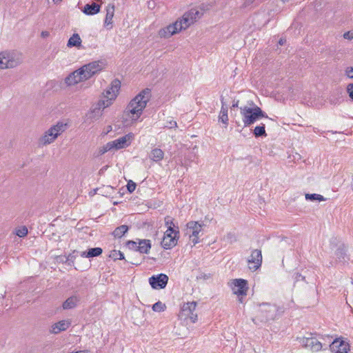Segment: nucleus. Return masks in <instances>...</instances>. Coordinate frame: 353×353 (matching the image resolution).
Segmentation results:
<instances>
[{
  "mask_svg": "<svg viewBox=\"0 0 353 353\" xmlns=\"http://www.w3.org/2000/svg\"><path fill=\"white\" fill-rule=\"evenodd\" d=\"M201 12L199 10L192 9L183 14L181 19L174 23L161 28L159 31V35L161 38H169L173 34L178 33L183 29L188 28L191 24L196 21L197 18L201 17Z\"/></svg>",
  "mask_w": 353,
  "mask_h": 353,
  "instance_id": "obj_1",
  "label": "nucleus"
},
{
  "mask_svg": "<svg viewBox=\"0 0 353 353\" xmlns=\"http://www.w3.org/2000/svg\"><path fill=\"white\" fill-rule=\"evenodd\" d=\"M151 97V90L145 88L131 100L127 106V111L139 117Z\"/></svg>",
  "mask_w": 353,
  "mask_h": 353,
  "instance_id": "obj_2",
  "label": "nucleus"
},
{
  "mask_svg": "<svg viewBox=\"0 0 353 353\" xmlns=\"http://www.w3.org/2000/svg\"><path fill=\"white\" fill-rule=\"evenodd\" d=\"M252 107L247 105L240 107V112L244 127H249L261 118H268L267 114L261 108L252 103Z\"/></svg>",
  "mask_w": 353,
  "mask_h": 353,
  "instance_id": "obj_3",
  "label": "nucleus"
},
{
  "mask_svg": "<svg viewBox=\"0 0 353 353\" xmlns=\"http://www.w3.org/2000/svg\"><path fill=\"white\" fill-rule=\"evenodd\" d=\"M67 123L61 121L58 122L56 125L50 127L39 139V145H46L52 143L61 133L67 130Z\"/></svg>",
  "mask_w": 353,
  "mask_h": 353,
  "instance_id": "obj_4",
  "label": "nucleus"
},
{
  "mask_svg": "<svg viewBox=\"0 0 353 353\" xmlns=\"http://www.w3.org/2000/svg\"><path fill=\"white\" fill-rule=\"evenodd\" d=\"M23 61L21 53L17 52H2L0 53V68H13Z\"/></svg>",
  "mask_w": 353,
  "mask_h": 353,
  "instance_id": "obj_5",
  "label": "nucleus"
},
{
  "mask_svg": "<svg viewBox=\"0 0 353 353\" xmlns=\"http://www.w3.org/2000/svg\"><path fill=\"white\" fill-rule=\"evenodd\" d=\"M120 88L121 81L117 79H114L110 87H108L103 92L104 97L106 98V99L100 100L99 101V108L104 109L105 108L108 107L112 103V101L116 99Z\"/></svg>",
  "mask_w": 353,
  "mask_h": 353,
  "instance_id": "obj_6",
  "label": "nucleus"
},
{
  "mask_svg": "<svg viewBox=\"0 0 353 353\" xmlns=\"http://www.w3.org/2000/svg\"><path fill=\"white\" fill-rule=\"evenodd\" d=\"M196 303L194 301L184 303L179 314L181 320L190 319L192 323L197 321V314L195 313Z\"/></svg>",
  "mask_w": 353,
  "mask_h": 353,
  "instance_id": "obj_7",
  "label": "nucleus"
},
{
  "mask_svg": "<svg viewBox=\"0 0 353 353\" xmlns=\"http://www.w3.org/2000/svg\"><path fill=\"white\" fill-rule=\"evenodd\" d=\"M205 225L203 223H200L198 221H189L186 224L187 227V234L189 235V238L193 245H195L196 243H199V238L201 236L200 234L202 232V228Z\"/></svg>",
  "mask_w": 353,
  "mask_h": 353,
  "instance_id": "obj_8",
  "label": "nucleus"
},
{
  "mask_svg": "<svg viewBox=\"0 0 353 353\" xmlns=\"http://www.w3.org/2000/svg\"><path fill=\"white\" fill-rule=\"evenodd\" d=\"M297 339L303 347L309 349L312 352H318L323 348V343L314 336L302 337Z\"/></svg>",
  "mask_w": 353,
  "mask_h": 353,
  "instance_id": "obj_9",
  "label": "nucleus"
},
{
  "mask_svg": "<svg viewBox=\"0 0 353 353\" xmlns=\"http://www.w3.org/2000/svg\"><path fill=\"white\" fill-rule=\"evenodd\" d=\"M100 63V61H93L80 68L83 70L82 74L85 81L90 79L102 70V66Z\"/></svg>",
  "mask_w": 353,
  "mask_h": 353,
  "instance_id": "obj_10",
  "label": "nucleus"
},
{
  "mask_svg": "<svg viewBox=\"0 0 353 353\" xmlns=\"http://www.w3.org/2000/svg\"><path fill=\"white\" fill-rule=\"evenodd\" d=\"M277 308L274 305L263 303L261 305L260 313L262 321L274 320L276 316Z\"/></svg>",
  "mask_w": 353,
  "mask_h": 353,
  "instance_id": "obj_11",
  "label": "nucleus"
},
{
  "mask_svg": "<svg viewBox=\"0 0 353 353\" xmlns=\"http://www.w3.org/2000/svg\"><path fill=\"white\" fill-rule=\"evenodd\" d=\"M168 281V276L163 273L153 275L149 279V283L153 289H163Z\"/></svg>",
  "mask_w": 353,
  "mask_h": 353,
  "instance_id": "obj_12",
  "label": "nucleus"
},
{
  "mask_svg": "<svg viewBox=\"0 0 353 353\" xmlns=\"http://www.w3.org/2000/svg\"><path fill=\"white\" fill-rule=\"evenodd\" d=\"M249 269L252 271L257 270L262 263V254L260 250H254L250 259L248 260Z\"/></svg>",
  "mask_w": 353,
  "mask_h": 353,
  "instance_id": "obj_13",
  "label": "nucleus"
},
{
  "mask_svg": "<svg viewBox=\"0 0 353 353\" xmlns=\"http://www.w3.org/2000/svg\"><path fill=\"white\" fill-rule=\"evenodd\" d=\"M329 347L332 353H348L350 350L349 343L341 339H334Z\"/></svg>",
  "mask_w": 353,
  "mask_h": 353,
  "instance_id": "obj_14",
  "label": "nucleus"
},
{
  "mask_svg": "<svg viewBox=\"0 0 353 353\" xmlns=\"http://www.w3.org/2000/svg\"><path fill=\"white\" fill-rule=\"evenodd\" d=\"M134 135L132 133H128L125 136L119 137L112 141H110V143L112 149H123L127 148L130 145L132 140L133 139Z\"/></svg>",
  "mask_w": 353,
  "mask_h": 353,
  "instance_id": "obj_15",
  "label": "nucleus"
},
{
  "mask_svg": "<svg viewBox=\"0 0 353 353\" xmlns=\"http://www.w3.org/2000/svg\"><path fill=\"white\" fill-rule=\"evenodd\" d=\"M82 69L79 68L71 72L65 79V83L68 86H72L77 84L78 83L85 81L82 74Z\"/></svg>",
  "mask_w": 353,
  "mask_h": 353,
  "instance_id": "obj_16",
  "label": "nucleus"
},
{
  "mask_svg": "<svg viewBox=\"0 0 353 353\" xmlns=\"http://www.w3.org/2000/svg\"><path fill=\"white\" fill-rule=\"evenodd\" d=\"M233 290L234 294L239 296H245L248 290V281L243 279H234Z\"/></svg>",
  "mask_w": 353,
  "mask_h": 353,
  "instance_id": "obj_17",
  "label": "nucleus"
},
{
  "mask_svg": "<svg viewBox=\"0 0 353 353\" xmlns=\"http://www.w3.org/2000/svg\"><path fill=\"white\" fill-rule=\"evenodd\" d=\"M70 325V322L65 320L60 321L51 326L50 332L53 334H59L66 330Z\"/></svg>",
  "mask_w": 353,
  "mask_h": 353,
  "instance_id": "obj_18",
  "label": "nucleus"
},
{
  "mask_svg": "<svg viewBox=\"0 0 353 353\" xmlns=\"http://www.w3.org/2000/svg\"><path fill=\"white\" fill-rule=\"evenodd\" d=\"M101 6L97 3L92 2L87 3L82 9V12L86 15H94L100 12Z\"/></svg>",
  "mask_w": 353,
  "mask_h": 353,
  "instance_id": "obj_19",
  "label": "nucleus"
},
{
  "mask_svg": "<svg viewBox=\"0 0 353 353\" xmlns=\"http://www.w3.org/2000/svg\"><path fill=\"white\" fill-rule=\"evenodd\" d=\"M221 108L219 115V121L224 123L225 125L228 124V108L225 102L224 101V98L221 97Z\"/></svg>",
  "mask_w": 353,
  "mask_h": 353,
  "instance_id": "obj_20",
  "label": "nucleus"
},
{
  "mask_svg": "<svg viewBox=\"0 0 353 353\" xmlns=\"http://www.w3.org/2000/svg\"><path fill=\"white\" fill-rule=\"evenodd\" d=\"M114 4H108L106 8V15L104 20V26L108 27L110 26L108 29H111L112 28V18L114 17Z\"/></svg>",
  "mask_w": 353,
  "mask_h": 353,
  "instance_id": "obj_21",
  "label": "nucleus"
},
{
  "mask_svg": "<svg viewBox=\"0 0 353 353\" xmlns=\"http://www.w3.org/2000/svg\"><path fill=\"white\" fill-rule=\"evenodd\" d=\"M138 241L137 252L141 254H148L152 246L150 240L138 239Z\"/></svg>",
  "mask_w": 353,
  "mask_h": 353,
  "instance_id": "obj_22",
  "label": "nucleus"
},
{
  "mask_svg": "<svg viewBox=\"0 0 353 353\" xmlns=\"http://www.w3.org/2000/svg\"><path fill=\"white\" fill-rule=\"evenodd\" d=\"M346 248L344 245L340 246L337 248L335 252L336 261L345 263L349 260V258L346 254Z\"/></svg>",
  "mask_w": 353,
  "mask_h": 353,
  "instance_id": "obj_23",
  "label": "nucleus"
},
{
  "mask_svg": "<svg viewBox=\"0 0 353 353\" xmlns=\"http://www.w3.org/2000/svg\"><path fill=\"white\" fill-rule=\"evenodd\" d=\"M80 301V298L77 296H72L68 298L62 304L63 310H70L74 308Z\"/></svg>",
  "mask_w": 353,
  "mask_h": 353,
  "instance_id": "obj_24",
  "label": "nucleus"
},
{
  "mask_svg": "<svg viewBox=\"0 0 353 353\" xmlns=\"http://www.w3.org/2000/svg\"><path fill=\"white\" fill-rule=\"evenodd\" d=\"M103 252V250L101 248H90L88 251H84L81 253L82 257L85 258H93L101 255Z\"/></svg>",
  "mask_w": 353,
  "mask_h": 353,
  "instance_id": "obj_25",
  "label": "nucleus"
},
{
  "mask_svg": "<svg viewBox=\"0 0 353 353\" xmlns=\"http://www.w3.org/2000/svg\"><path fill=\"white\" fill-rule=\"evenodd\" d=\"M179 239V238L176 236H174V238L171 239L163 238L161 243L164 249L169 250L174 248L177 244Z\"/></svg>",
  "mask_w": 353,
  "mask_h": 353,
  "instance_id": "obj_26",
  "label": "nucleus"
},
{
  "mask_svg": "<svg viewBox=\"0 0 353 353\" xmlns=\"http://www.w3.org/2000/svg\"><path fill=\"white\" fill-rule=\"evenodd\" d=\"M164 157V152L160 148L153 149L150 154V159L155 162L161 161Z\"/></svg>",
  "mask_w": 353,
  "mask_h": 353,
  "instance_id": "obj_27",
  "label": "nucleus"
},
{
  "mask_svg": "<svg viewBox=\"0 0 353 353\" xmlns=\"http://www.w3.org/2000/svg\"><path fill=\"white\" fill-rule=\"evenodd\" d=\"M129 227L126 225H121L114 229L112 232V235L115 238L120 239L125 235V234L128 231Z\"/></svg>",
  "mask_w": 353,
  "mask_h": 353,
  "instance_id": "obj_28",
  "label": "nucleus"
},
{
  "mask_svg": "<svg viewBox=\"0 0 353 353\" xmlns=\"http://www.w3.org/2000/svg\"><path fill=\"white\" fill-rule=\"evenodd\" d=\"M81 39L80 36L77 33H74L72 36L69 39L67 46L68 47H79L81 46Z\"/></svg>",
  "mask_w": 353,
  "mask_h": 353,
  "instance_id": "obj_29",
  "label": "nucleus"
},
{
  "mask_svg": "<svg viewBox=\"0 0 353 353\" xmlns=\"http://www.w3.org/2000/svg\"><path fill=\"white\" fill-rule=\"evenodd\" d=\"M253 134L255 137H267V134L265 132V125L264 123H261L259 125H257L253 130Z\"/></svg>",
  "mask_w": 353,
  "mask_h": 353,
  "instance_id": "obj_30",
  "label": "nucleus"
},
{
  "mask_svg": "<svg viewBox=\"0 0 353 353\" xmlns=\"http://www.w3.org/2000/svg\"><path fill=\"white\" fill-rule=\"evenodd\" d=\"M305 199H306V200L319 201L325 200V198L322 195L318 194H306Z\"/></svg>",
  "mask_w": 353,
  "mask_h": 353,
  "instance_id": "obj_31",
  "label": "nucleus"
},
{
  "mask_svg": "<svg viewBox=\"0 0 353 353\" xmlns=\"http://www.w3.org/2000/svg\"><path fill=\"white\" fill-rule=\"evenodd\" d=\"M114 260H123L125 259L124 254L121 251L112 250L109 256Z\"/></svg>",
  "mask_w": 353,
  "mask_h": 353,
  "instance_id": "obj_32",
  "label": "nucleus"
},
{
  "mask_svg": "<svg viewBox=\"0 0 353 353\" xmlns=\"http://www.w3.org/2000/svg\"><path fill=\"white\" fill-rule=\"evenodd\" d=\"M76 252L77 251L74 250L72 253H70L67 257H65V263L68 265H74V260L77 257V255L75 254Z\"/></svg>",
  "mask_w": 353,
  "mask_h": 353,
  "instance_id": "obj_33",
  "label": "nucleus"
},
{
  "mask_svg": "<svg viewBox=\"0 0 353 353\" xmlns=\"http://www.w3.org/2000/svg\"><path fill=\"white\" fill-rule=\"evenodd\" d=\"M165 309V305L161 301H158L152 305V310L154 312H163Z\"/></svg>",
  "mask_w": 353,
  "mask_h": 353,
  "instance_id": "obj_34",
  "label": "nucleus"
},
{
  "mask_svg": "<svg viewBox=\"0 0 353 353\" xmlns=\"http://www.w3.org/2000/svg\"><path fill=\"white\" fill-rule=\"evenodd\" d=\"M165 233L172 234L174 236H176L178 238H179V226L168 227L167 228V230L165 232Z\"/></svg>",
  "mask_w": 353,
  "mask_h": 353,
  "instance_id": "obj_35",
  "label": "nucleus"
},
{
  "mask_svg": "<svg viewBox=\"0 0 353 353\" xmlns=\"http://www.w3.org/2000/svg\"><path fill=\"white\" fill-rule=\"evenodd\" d=\"M16 234L19 237H24L28 234V229L26 226H22L17 230Z\"/></svg>",
  "mask_w": 353,
  "mask_h": 353,
  "instance_id": "obj_36",
  "label": "nucleus"
},
{
  "mask_svg": "<svg viewBox=\"0 0 353 353\" xmlns=\"http://www.w3.org/2000/svg\"><path fill=\"white\" fill-rule=\"evenodd\" d=\"M112 149V146H111L110 142H108L105 145H104L103 147L99 148V154L102 155V154H105V152L111 150Z\"/></svg>",
  "mask_w": 353,
  "mask_h": 353,
  "instance_id": "obj_37",
  "label": "nucleus"
},
{
  "mask_svg": "<svg viewBox=\"0 0 353 353\" xmlns=\"http://www.w3.org/2000/svg\"><path fill=\"white\" fill-rule=\"evenodd\" d=\"M126 245L129 248V249L137 252V247L139 246L138 242L130 240L126 243Z\"/></svg>",
  "mask_w": 353,
  "mask_h": 353,
  "instance_id": "obj_38",
  "label": "nucleus"
},
{
  "mask_svg": "<svg viewBox=\"0 0 353 353\" xmlns=\"http://www.w3.org/2000/svg\"><path fill=\"white\" fill-rule=\"evenodd\" d=\"M165 225L167 228L178 226L177 225H175L174 223L173 222V219L169 216L165 217Z\"/></svg>",
  "mask_w": 353,
  "mask_h": 353,
  "instance_id": "obj_39",
  "label": "nucleus"
},
{
  "mask_svg": "<svg viewBox=\"0 0 353 353\" xmlns=\"http://www.w3.org/2000/svg\"><path fill=\"white\" fill-rule=\"evenodd\" d=\"M226 239L230 243L236 241V237L234 232H229L226 235Z\"/></svg>",
  "mask_w": 353,
  "mask_h": 353,
  "instance_id": "obj_40",
  "label": "nucleus"
},
{
  "mask_svg": "<svg viewBox=\"0 0 353 353\" xmlns=\"http://www.w3.org/2000/svg\"><path fill=\"white\" fill-rule=\"evenodd\" d=\"M136 186V183L130 180L127 184V189L129 192L132 193L135 190Z\"/></svg>",
  "mask_w": 353,
  "mask_h": 353,
  "instance_id": "obj_41",
  "label": "nucleus"
},
{
  "mask_svg": "<svg viewBox=\"0 0 353 353\" xmlns=\"http://www.w3.org/2000/svg\"><path fill=\"white\" fill-rule=\"evenodd\" d=\"M347 92L350 98L353 101V83H350L347 86Z\"/></svg>",
  "mask_w": 353,
  "mask_h": 353,
  "instance_id": "obj_42",
  "label": "nucleus"
},
{
  "mask_svg": "<svg viewBox=\"0 0 353 353\" xmlns=\"http://www.w3.org/2000/svg\"><path fill=\"white\" fill-rule=\"evenodd\" d=\"M294 276L296 282L299 281H305V276H303L299 272L295 273Z\"/></svg>",
  "mask_w": 353,
  "mask_h": 353,
  "instance_id": "obj_43",
  "label": "nucleus"
},
{
  "mask_svg": "<svg viewBox=\"0 0 353 353\" xmlns=\"http://www.w3.org/2000/svg\"><path fill=\"white\" fill-rule=\"evenodd\" d=\"M176 126H177V123L174 120H170L169 121H167L166 125H165V127L169 128H176Z\"/></svg>",
  "mask_w": 353,
  "mask_h": 353,
  "instance_id": "obj_44",
  "label": "nucleus"
},
{
  "mask_svg": "<svg viewBox=\"0 0 353 353\" xmlns=\"http://www.w3.org/2000/svg\"><path fill=\"white\" fill-rule=\"evenodd\" d=\"M345 74L349 78L352 79L353 78V68L352 67L347 68V69L345 70Z\"/></svg>",
  "mask_w": 353,
  "mask_h": 353,
  "instance_id": "obj_45",
  "label": "nucleus"
},
{
  "mask_svg": "<svg viewBox=\"0 0 353 353\" xmlns=\"http://www.w3.org/2000/svg\"><path fill=\"white\" fill-rule=\"evenodd\" d=\"M343 37L345 39L351 40L353 39V32L348 31L344 33Z\"/></svg>",
  "mask_w": 353,
  "mask_h": 353,
  "instance_id": "obj_46",
  "label": "nucleus"
},
{
  "mask_svg": "<svg viewBox=\"0 0 353 353\" xmlns=\"http://www.w3.org/2000/svg\"><path fill=\"white\" fill-rule=\"evenodd\" d=\"M254 1L255 0H244L243 6L246 8V7L250 6Z\"/></svg>",
  "mask_w": 353,
  "mask_h": 353,
  "instance_id": "obj_47",
  "label": "nucleus"
},
{
  "mask_svg": "<svg viewBox=\"0 0 353 353\" xmlns=\"http://www.w3.org/2000/svg\"><path fill=\"white\" fill-rule=\"evenodd\" d=\"M201 278H203V279L206 280V279L211 278V274H201Z\"/></svg>",
  "mask_w": 353,
  "mask_h": 353,
  "instance_id": "obj_48",
  "label": "nucleus"
},
{
  "mask_svg": "<svg viewBox=\"0 0 353 353\" xmlns=\"http://www.w3.org/2000/svg\"><path fill=\"white\" fill-rule=\"evenodd\" d=\"M49 35H50V33L48 31H42L41 34V36L43 38L48 37Z\"/></svg>",
  "mask_w": 353,
  "mask_h": 353,
  "instance_id": "obj_49",
  "label": "nucleus"
},
{
  "mask_svg": "<svg viewBox=\"0 0 353 353\" xmlns=\"http://www.w3.org/2000/svg\"><path fill=\"white\" fill-rule=\"evenodd\" d=\"M163 238H168V239L174 238V234H168V233H164V236H163Z\"/></svg>",
  "mask_w": 353,
  "mask_h": 353,
  "instance_id": "obj_50",
  "label": "nucleus"
},
{
  "mask_svg": "<svg viewBox=\"0 0 353 353\" xmlns=\"http://www.w3.org/2000/svg\"><path fill=\"white\" fill-rule=\"evenodd\" d=\"M239 100H236V101L234 100L233 103H232V108H237L239 105Z\"/></svg>",
  "mask_w": 353,
  "mask_h": 353,
  "instance_id": "obj_51",
  "label": "nucleus"
},
{
  "mask_svg": "<svg viewBox=\"0 0 353 353\" xmlns=\"http://www.w3.org/2000/svg\"><path fill=\"white\" fill-rule=\"evenodd\" d=\"M59 259H60L59 262L65 263V260H63L62 256H59Z\"/></svg>",
  "mask_w": 353,
  "mask_h": 353,
  "instance_id": "obj_52",
  "label": "nucleus"
},
{
  "mask_svg": "<svg viewBox=\"0 0 353 353\" xmlns=\"http://www.w3.org/2000/svg\"><path fill=\"white\" fill-rule=\"evenodd\" d=\"M279 43L280 45H283L284 43V41H283V40L282 39H281L279 40Z\"/></svg>",
  "mask_w": 353,
  "mask_h": 353,
  "instance_id": "obj_53",
  "label": "nucleus"
},
{
  "mask_svg": "<svg viewBox=\"0 0 353 353\" xmlns=\"http://www.w3.org/2000/svg\"><path fill=\"white\" fill-rule=\"evenodd\" d=\"M239 302L243 303V297L239 298Z\"/></svg>",
  "mask_w": 353,
  "mask_h": 353,
  "instance_id": "obj_54",
  "label": "nucleus"
},
{
  "mask_svg": "<svg viewBox=\"0 0 353 353\" xmlns=\"http://www.w3.org/2000/svg\"><path fill=\"white\" fill-rule=\"evenodd\" d=\"M330 102H331V103H334V104H336L337 103L336 101H335L332 99L330 100Z\"/></svg>",
  "mask_w": 353,
  "mask_h": 353,
  "instance_id": "obj_55",
  "label": "nucleus"
},
{
  "mask_svg": "<svg viewBox=\"0 0 353 353\" xmlns=\"http://www.w3.org/2000/svg\"><path fill=\"white\" fill-rule=\"evenodd\" d=\"M61 1V0H53V1H54V3H58V2H60Z\"/></svg>",
  "mask_w": 353,
  "mask_h": 353,
  "instance_id": "obj_56",
  "label": "nucleus"
},
{
  "mask_svg": "<svg viewBox=\"0 0 353 353\" xmlns=\"http://www.w3.org/2000/svg\"><path fill=\"white\" fill-rule=\"evenodd\" d=\"M283 3L289 2L290 0H281Z\"/></svg>",
  "mask_w": 353,
  "mask_h": 353,
  "instance_id": "obj_57",
  "label": "nucleus"
},
{
  "mask_svg": "<svg viewBox=\"0 0 353 353\" xmlns=\"http://www.w3.org/2000/svg\"><path fill=\"white\" fill-rule=\"evenodd\" d=\"M132 263V264H134V265H139V263Z\"/></svg>",
  "mask_w": 353,
  "mask_h": 353,
  "instance_id": "obj_58",
  "label": "nucleus"
}]
</instances>
